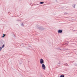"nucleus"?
<instances>
[{
	"mask_svg": "<svg viewBox=\"0 0 77 77\" xmlns=\"http://www.w3.org/2000/svg\"><path fill=\"white\" fill-rule=\"evenodd\" d=\"M40 62L41 64H42V69L44 70H45V66L44 64H43L44 63V60H43L42 59H41L40 60Z\"/></svg>",
	"mask_w": 77,
	"mask_h": 77,
	"instance_id": "obj_1",
	"label": "nucleus"
},
{
	"mask_svg": "<svg viewBox=\"0 0 77 77\" xmlns=\"http://www.w3.org/2000/svg\"><path fill=\"white\" fill-rule=\"evenodd\" d=\"M58 33H62V30H58Z\"/></svg>",
	"mask_w": 77,
	"mask_h": 77,
	"instance_id": "obj_2",
	"label": "nucleus"
},
{
	"mask_svg": "<svg viewBox=\"0 0 77 77\" xmlns=\"http://www.w3.org/2000/svg\"><path fill=\"white\" fill-rule=\"evenodd\" d=\"M3 36H2V38H4V37H5V36H6V35L5 34H3Z\"/></svg>",
	"mask_w": 77,
	"mask_h": 77,
	"instance_id": "obj_3",
	"label": "nucleus"
},
{
	"mask_svg": "<svg viewBox=\"0 0 77 77\" xmlns=\"http://www.w3.org/2000/svg\"><path fill=\"white\" fill-rule=\"evenodd\" d=\"M65 77V75H61L60 76V77Z\"/></svg>",
	"mask_w": 77,
	"mask_h": 77,
	"instance_id": "obj_4",
	"label": "nucleus"
},
{
	"mask_svg": "<svg viewBox=\"0 0 77 77\" xmlns=\"http://www.w3.org/2000/svg\"><path fill=\"white\" fill-rule=\"evenodd\" d=\"M44 3V2H40V4H43Z\"/></svg>",
	"mask_w": 77,
	"mask_h": 77,
	"instance_id": "obj_5",
	"label": "nucleus"
},
{
	"mask_svg": "<svg viewBox=\"0 0 77 77\" xmlns=\"http://www.w3.org/2000/svg\"><path fill=\"white\" fill-rule=\"evenodd\" d=\"M5 47V44H4L2 46V48H4Z\"/></svg>",
	"mask_w": 77,
	"mask_h": 77,
	"instance_id": "obj_6",
	"label": "nucleus"
},
{
	"mask_svg": "<svg viewBox=\"0 0 77 77\" xmlns=\"http://www.w3.org/2000/svg\"><path fill=\"white\" fill-rule=\"evenodd\" d=\"M21 26H24V25L23 24V23H22L21 24Z\"/></svg>",
	"mask_w": 77,
	"mask_h": 77,
	"instance_id": "obj_7",
	"label": "nucleus"
},
{
	"mask_svg": "<svg viewBox=\"0 0 77 77\" xmlns=\"http://www.w3.org/2000/svg\"><path fill=\"white\" fill-rule=\"evenodd\" d=\"M2 48L0 47V51L2 50Z\"/></svg>",
	"mask_w": 77,
	"mask_h": 77,
	"instance_id": "obj_8",
	"label": "nucleus"
},
{
	"mask_svg": "<svg viewBox=\"0 0 77 77\" xmlns=\"http://www.w3.org/2000/svg\"><path fill=\"white\" fill-rule=\"evenodd\" d=\"M75 66H77V64H75Z\"/></svg>",
	"mask_w": 77,
	"mask_h": 77,
	"instance_id": "obj_9",
	"label": "nucleus"
},
{
	"mask_svg": "<svg viewBox=\"0 0 77 77\" xmlns=\"http://www.w3.org/2000/svg\"><path fill=\"white\" fill-rule=\"evenodd\" d=\"M30 5H32V4H30Z\"/></svg>",
	"mask_w": 77,
	"mask_h": 77,
	"instance_id": "obj_10",
	"label": "nucleus"
},
{
	"mask_svg": "<svg viewBox=\"0 0 77 77\" xmlns=\"http://www.w3.org/2000/svg\"><path fill=\"white\" fill-rule=\"evenodd\" d=\"M39 29H40V30H41V29H40V28H39Z\"/></svg>",
	"mask_w": 77,
	"mask_h": 77,
	"instance_id": "obj_11",
	"label": "nucleus"
},
{
	"mask_svg": "<svg viewBox=\"0 0 77 77\" xmlns=\"http://www.w3.org/2000/svg\"><path fill=\"white\" fill-rule=\"evenodd\" d=\"M59 64H60V63H59Z\"/></svg>",
	"mask_w": 77,
	"mask_h": 77,
	"instance_id": "obj_12",
	"label": "nucleus"
},
{
	"mask_svg": "<svg viewBox=\"0 0 77 77\" xmlns=\"http://www.w3.org/2000/svg\"><path fill=\"white\" fill-rule=\"evenodd\" d=\"M37 5H38V4H37Z\"/></svg>",
	"mask_w": 77,
	"mask_h": 77,
	"instance_id": "obj_13",
	"label": "nucleus"
}]
</instances>
